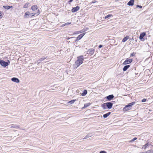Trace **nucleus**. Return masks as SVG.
I'll use <instances>...</instances> for the list:
<instances>
[{"label":"nucleus","instance_id":"nucleus-1","mask_svg":"<svg viewBox=\"0 0 153 153\" xmlns=\"http://www.w3.org/2000/svg\"><path fill=\"white\" fill-rule=\"evenodd\" d=\"M77 59L75 62V65L76 67L79 66L83 62V61L84 59V58L82 55L80 56L77 57Z\"/></svg>","mask_w":153,"mask_h":153},{"label":"nucleus","instance_id":"nucleus-2","mask_svg":"<svg viewBox=\"0 0 153 153\" xmlns=\"http://www.w3.org/2000/svg\"><path fill=\"white\" fill-rule=\"evenodd\" d=\"M77 59L75 62V65L76 67L79 66L83 62V61L84 59V58L82 55L80 56L77 57Z\"/></svg>","mask_w":153,"mask_h":153},{"label":"nucleus","instance_id":"nucleus-3","mask_svg":"<svg viewBox=\"0 0 153 153\" xmlns=\"http://www.w3.org/2000/svg\"><path fill=\"white\" fill-rule=\"evenodd\" d=\"M113 105V103L112 102H107L102 104L101 106L104 110L107 108L109 109L112 108Z\"/></svg>","mask_w":153,"mask_h":153},{"label":"nucleus","instance_id":"nucleus-4","mask_svg":"<svg viewBox=\"0 0 153 153\" xmlns=\"http://www.w3.org/2000/svg\"><path fill=\"white\" fill-rule=\"evenodd\" d=\"M135 103V102H133L130 103L128 104L125 105V107L123 108V111H127L130 110L132 106Z\"/></svg>","mask_w":153,"mask_h":153},{"label":"nucleus","instance_id":"nucleus-5","mask_svg":"<svg viewBox=\"0 0 153 153\" xmlns=\"http://www.w3.org/2000/svg\"><path fill=\"white\" fill-rule=\"evenodd\" d=\"M10 63V61L8 60L7 62H6L4 60L0 61V64L2 66L6 67L8 66Z\"/></svg>","mask_w":153,"mask_h":153},{"label":"nucleus","instance_id":"nucleus-6","mask_svg":"<svg viewBox=\"0 0 153 153\" xmlns=\"http://www.w3.org/2000/svg\"><path fill=\"white\" fill-rule=\"evenodd\" d=\"M85 33H82L81 34H80L77 37L76 39L74 40V42H76L78 41V40H80L81 39H82V37L85 35Z\"/></svg>","mask_w":153,"mask_h":153},{"label":"nucleus","instance_id":"nucleus-7","mask_svg":"<svg viewBox=\"0 0 153 153\" xmlns=\"http://www.w3.org/2000/svg\"><path fill=\"white\" fill-rule=\"evenodd\" d=\"M114 97V96L113 94H111L108 96H107L105 98V99H106L105 100H106L111 101V100Z\"/></svg>","mask_w":153,"mask_h":153},{"label":"nucleus","instance_id":"nucleus-8","mask_svg":"<svg viewBox=\"0 0 153 153\" xmlns=\"http://www.w3.org/2000/svg\"><path fill=\"white\" fill-rule=\"evenodd\" d=\"M94 49L93 48H91L88 49L87 51V54L91 56L93 54L94 52Z\"/></svg>","mask_w":153,"mask_h":153},{"label":"nucleus","instance_id":"nucleus-9","mask_svg":"<svg viewBox=\"0 0 153 153\" xmlns=\"http://www.w3.org/2000/svg\"><path fill=\"white\" fill-rule=\"evenodd\" d=\"M133 60L132 59H127L123 62V64L124 65H127L129 64L132 62Z\"/></svg>","mask_w":153,"mask_h":153},{"label":"nucleus","instance_id":"nucleus-10","mask_svg":"<svg viewBox=\"0 0 153 153\" xmlns=\"http://www.w3.org/2000/svg\"><path fill=\"white\" fill-rule=\"evenodd\" d=\"M146 35V33L145 32H143L140 34L139 39L140 40L143 41L144 40V37Z\"/></svg>","mask_w":153,"mask_h":153},{"label":"nucleus","instance_id":"nucleus-11","mask_svg":"<svg viewBox=\"0 0 153 153\" xmlns=\"http://www.w3.org/2000/svg\"><path fill=\"white\" fill-rule=\"evenodd\" d=\"M80 7L78 6H77L75 7H73L71 10V11L73 13H75L79 10Z\"/></svg>","mask_w":153,"mask_h":153},{"label":"nucleus","instance_id":"nucleus-12","mask_svg":"<svg viewBox=\"0 0 153 153\" xmlns=\"http://www.w3.org/2000/svg\"><path fill=\"white\" fill-rule=\"evenodd\" d=\"M30 16L31 13L29 11L26 12L25 14V18H28L29 17H31Z\"/></svg>","mask_w":153,"mask_h":153},{"label":"nucleus","instance_id":"nucleus-13","mask_svg":"<svg viewBox=\"0 0 153 153\" xmlns=\"http://www.w3.org/2000/svg\"><path fill=\"white\" fill-rule=\"evenodd\" d=\"M11 80L12 81L15 82L19 83V79L16 77H13L11 78Z\"/></svg>","mask_w":153,"mask_h":153},{"label":"nucleus","instance_id":"nucleus-14","mask_svg":"<svg viewBox=\"0 0 153 153\" xmlns=\"http://www.w3.org/2000/svg\"><path fill=\"white\" fill-rule=\"evenodd\" d=\"M134 3V0H130L127 3V5L128 6H133Z\"/></svg>","mask_w":153,"mask_h":153},{"label":"nucleus","instance_id":"nucleus-15","mask_svg":"<svg viewBox=\"0 0 153 153\" xmlns=\"http://www.w3.org/2000/svg\"><path fill=\"white\" fill-rule=\"evenodd\" d=\"M37 11H38V12H37V13H31V16H30L31 17H32L33 16H35V15H36L37 16L39 14V10H38Z\"/></svg>","mask_w":153,"mask_h":153},{"label":"nucleus","instance_id":"nucleus-16","mask_svg":"<svg viewBox=\"0 0 153 153\" xmlns=\"http://www.w3.org/2000/svg\"><path fill=\"white\" fill-rule=\"evenodd\" d=\"M3 7L7 10H9L10 8H12L13 7V6H3Z\"/></svg>","mask_w":153,"mask_h":153},{"label":"nucleus","instance_id":"nucleus-17","mask_svg":"<svg viewBox=\"0 0 153 153\" xmlns=\"http://www.w3.org/2000/svg\"><path fill=\"white\" fill-rule=\"evenodd\" d=\"M130 67V65H126L123 68V71H126Z\"/></svg>","mask_w":153,"mask_h":153},{"label":"nucleus","instance_id":"nucleus-18","mask_svg":"<svg viewBox=\"0 0 153 153\" xmlns=\"http://www.w3.org/2000/svg\"><path fill=\"white\" fill-rule=\"evenodd\" d=\"M111 114V112H108L105 114H103V117L104 118H106Z\"/></svg>","mask_w":153,"mask_h":153},{"label":"nucleus","instance_id":"nucleus-19","mask_svg":"<svg viewBox=\"0 0 153 153\" xmlns=\"http://www.w3.org/2000/svg\"><path fill=\"white\" fill-rule=\"evenodd\" d=\"M31 9L33 10L34 11L37 9L38 7L36 5H33L31 7Z\"/></svg>","mask_w":153,"mask_h":153},{"label":"nucleus","instance_id":"nucleus-20","mask_svg":"<svg viewBox=\"0 0 153 153\" xmlns=\"http://www.w3.org/2000/svg\"><path fill=\"white\" fill-rule=\"evenodd\" d=\"M92 135L91 133H89L87 135H86L85 137L83 138V139H86L89 137H90L91 136H92Z\"/></svg>","mask_w":153,"mask_h":153},{"label":"nucleus","instance_id":"nucleus-21","mask_svg":"<svg viewBox=\"0 0 153 153\" xmlns=\"http://www.w3.org/2000/svg\"><path fill=\"white\" fill-rule=\"evenodd\" d=\"M87 93V90H84L83 92L81 94V95L82 96H84L86 95V94Z\"/></svg>","mask_w":153,"mask_h":153},{"label":"nucleus","instance_id":"nucleus-22","mask_svg":"<svg viewBox=\"0 0 153 153\" xmlns=\"http://www.w3.org/2000/svg\"><path fill=\"white\" fill-rule=\"evenodd\" d=\"M129 36H126L125 37H124L122 40V42H126L127 39H128Z\"/></svg>","mask_w":153,"mask_h":153},{"label":"nucleus","instance_id":"nucleus-23","mask_svg":"<svg viewBox=\"0 0 153 153\" xmlns=\"http://www.w3.org/2000/svg\"><path fill=\"white\" fill-rule=\"evenodd\" d=\"M149 144L148 143H147L144 145L143 146L142 149H146L147 147L149 146Z\"/></svg>","mask_w":153,"mask_h":153},{"label":"nucleus","instance_id":"nucleus-24","mask_svg":"<svg viewBox=\"0 0 153 153\" xmlns=\"http://www.w3.org/2000/svg\"><path fill=\"white\" fill-rule=\"evenodd\" d=\"M76 101V100H71L68 102V103L70 104H71L74 103V102Z\"/></svg>","mask_w":153,"mask_h":153},{"label":"nucleus","instance_id":"nucleus-25","mask_svg":"<svg viewBox=\"0 0 153 153\" xmlns=\"http://www.w3.org/2000/svg\"><path fill=\"white\" fill-rule=\"evenodd\" d=\"M29 3H26L23 6V8H27L29 5Z\"/></svg>","mask_w":153,"mask_h":153},{"label":"nucleus","instance_id":"nucleus-26","mask_svg":"<svg viewBox=\"0 0 153 153\" xmlns=\"http://www.w3.org/2000/svg\"><path fill=\"white\" fill-rule=\"evenodd\" d=\"M90 105V104L88 103H86L84 105V107L82 108H85L87 107Z\"/></svg>","mask_w":153,"mask_h":153},{"label":"nucleus","instance_id":"nucleus-27","mask_svg":"<svg viewBox=\"0 0 153 153\" xmlns=\"http://www.w3.org/2000/svg\"><path fill=\"white\" fill-rule=\"evenodd\" d=\"M137 139V138L136 137H135L133 138L130 141V142H132L134 141V140H136Z\"/></svg>","mask_w":153,"mask_h":153},{"label":"nucleus","instance_id":"nucleus-28","mask_svg":"<svg viewBox=\"0 0 153 153\" xmlns=\"http://www.w3.org/2000/svg\"><path fill=\"white\" fill-rule=\"evenodd\" d=\"M10 128H17L18 127V126L16 125H12V126L10 127Z\"/></svg>","mask_w":153,"mask_h":153},{"label":"nucleus","instance_id":"nucleus-29","mask_svg":"<svg viewBox=\"0 0 153 153\" xmlns=\"http://www.w3.org/2000/svg\"><path fill=\"white\" fill-rule=\"evenodd\" d=\"M146 153H153V150H149L147 151Z\"/></svg>","mask_w":153,"mask_h":153},{"label":"nucleus","instance_id":"nucleus-30","mask_svg":"<svg viewBox=\"0 0 153 153\" xmlns=\"http://www.w3.org/2000/svg\"><path fill=\"white\" fill-rule=\"evenodd\" d=\"M111 16V14H108L106 16H105V19H107V18H109V17Z\"/></svg>","mask_w":153,"mask_h":153},{"label":"nucleus","instance_id":"nucleus-31","mask_svg":"<svg viewBox=\"0 0 153 153\" xmlns=\"http://www.w3.org/2000/svg\"><path fill=\"white\" fill-rule=\"evenodd\" d=\"M47 58V57H42L41 58H40V59H41V60L42 61L43 60H45V59H46Z\"/></svg>","mask_w":153,"mask_h":153},{"label":"nucleus","instance_id":"nucleus-32","mask_svg":"<svg viewBox=\"0 0 153 153\" xmlns=\"http://www.w3.org/2000/svg\"><path fill=\"white\" fill-rule=\"evenodd\" d=\"M135 55V53L134 52L131 53L130 54V57L133 56Z\"/></svg>","mask_w":153,"mask_h":153},{"label":"nucleus","instance_id":"nucleus-33","mask_svg":"<svg viewBox=\"0 0 153 153\" xmlns=\"http://www.w3.org/2000/svg\"><path fill=\"white\" fill-rule=\"evenodd\" d=\"M146 101V99L144 98L141 101L142 102H145Z\"/></svg>","mask_w":153,"mask_h":153},{"label":"nucleus","instance_id":"nucleus-34","mask_svg":"<svg viewBox=\"0 0 153 153\" xmlns=\"http://www.w3.org/2000/svg\"><path fill=\"white\" fill-rule=\"evenodd\" d=\"M75 37H70V38H69V37H68V38H67V39L68 40H69V39H73L74 38H75Z\"/></svg>","mask_w":153,"mask_h":153},{"label":"nucleus","instance_id":"nucleus-35","mask_svg":"<svg viewBox=\"0 0 153 153\" xmlns=\"http://www.w3.org/2000/svg\"><path fill=\"white\" fill-rule=\"evenodd\" d=\"M100 153H107V152L105 151H102L100 152Z\"/></svg>","mask_w":153,"mask_h":153},{"label":"nucleus","instance_id":"nucleus-36","mask_svg":"<svg viewBox=\"0 0 153 153\" xmlns=\"http://www.w3.org/2000/svg\"><path fill=\"white\" fill-rule=\"evenodd\" d=\"M71 23V22H67L65 24V25H68L70 24Z\"/></svg>","mask_w":153,"mask_h":153},{"label":"nucleus","instance_id":"nucleus-37","mask_svg":"<svg viewBox=\"0 0 153 153\" xmlns=\"http://www.w3.org/2000/svg\"><path fill=\"white\" fill-rule=\"evenodd\" d=\"M41 61H41V59H40L37 60V62L38 64H39L40 63V62Z\"/></svg>","mask_w":153,"mask_h":153},{"label":"nucleus","instance_id":"nucleus-38","mask_svg":"<svg viewBox=\"0 0 153 153\" xmlns=\"http://www.w3.org/2000/svg\"><path fill=\"white\" fill-rule=\"evenodd\" d=\"M137 7H139L140 8H142V7L141 5H137Z\"/></svg>","mask_w":153,"mask_h":153},{"label":"nucleus","instance_id":"nucleus-39","mask_svg":"<svg viewBox=\"0 0 153 153\" xmlns=\"http://www.w3.org/2000/svg\"><path fill=\"white\" fill-rule=\"evenodd\" d=\"M73 34H78V31H75L73 33Z\"/></svg>","mask_w":153,"mask_h":153},{"label":"nucleus","instance_id":"nucleus-40","mask_svg":"<svg viewBox=\"0 0 153 153\" xmlns=\"http://www.w3.org/2000/svg\"><path fill=\"white\" fill-rule=\"evenodd\" d=\"M102 46H103V45H99V46H98V48H101L102 47Z\"/></svg>","mask_w":153,"mask_h":153},{"label":"nucleus","instance_id":"nucleus-41","mask_svg":"<svg viewBox=\"0 0 153 153\" xmlns=\"http://www.w3.org/2000/svg\"><path fill=\"white\" fill-rule=\"evenodd\" d=\"M96 2H97V1H96V0H93V1H92L91 3H95Z\"/></svg>","mask_w":153,"mask_h":153},{"label":"nucleus","instance_id":"nucleus-42","mask_svg":"<svg viewBox=\"0 0 153 153\" xmlns=\"http://www.w3.org/2000/svg\"><path fill=\"white\" fill-rule=\"evenodd\" d=\"M2 17V15L1 14V12L0 11V19Z\"/></svg>","mask_w":153,"mask_h":153},{"label":"nucleus","instance_id":"nucleus-43","mask_svg":"<svg viewBox=\"0 0 153 153\" xmlns=\"http://www.w3.org/2000/svg\"><path fill=\"white\" fill-rule=\"evenodd\" d=\"M73 1V0H70L68 2L69 3H71V2Z\"/></svg>","mask_w":153,"mask_h":153},{"label":"nucleus","instance_id":"nucleus-44","mask_svg":"<svg viewBox=\"0 0 153 153\" xmlns=\"http://www.w3.org/2000/svg\"><path fill=\"white\" fill-rule=\"evenodd\" d=\"M83 31H82L83 32ZM82 32V31L81 30V31H78V34L79 33H81Z\"/></svg>","mask_w":153,"mask_h":153},{"label":"nucleus","instance_id":"nucleus-45","mask_svg":"<svg viewBox=\"0 0 153 153\" xmlns=\"http://www.w3.org/2000/svg\"><path fill=\"white\" fill-rule=\"evenodd\" d=\"M65 26V24H64L62 25V26Z\"/></svg>","mask_w":153,"mask_h":153},{"label":"nucleus","instance_id":"nucleus-46","mask_svg":"<svg viewBox=\"0 0 153 153\" xmlns=\"http://www.w3.org/2000/svg\"><path fill=\"white\" fill-rule=\"evenodd\" d=\"M121 106L120 105H116V107H117V106Z\"/></svg>","mask_w":153,"mask_h":153},{"label":"nucleus","instance_id":"nucleus-47","mask_svg":"<svg viewBox=\"0 0 153 153\" xmlns=\"http://www.w3.org/2000/svg\"><path fill=\"white\" fill-rule=\"evenodd\" d=\"M146 153L145 152H141V153Z\"/></svg>","mask_w":153,"mask_h":153}]
</instances>
